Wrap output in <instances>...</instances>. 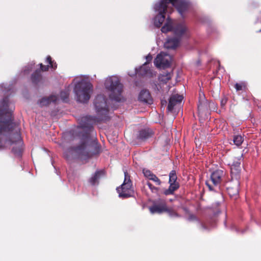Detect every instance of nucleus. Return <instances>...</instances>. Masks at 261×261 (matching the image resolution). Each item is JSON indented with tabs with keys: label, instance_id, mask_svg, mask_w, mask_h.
Instances as JSON below:
<instances>
[{
	"label": "nucleus",
	"instance_id": "20",
	"mask_svg": "<svg viewBox=\"0 0 261 261\" xmlns=\"http://www.w3.org/2000/svg\"><path fill=\"white\" fill-rule=\"evenodd\" d=\"M181 37H177L169 39L165 43V47L168 49H175L179 45Z\"/></svg>",
	"mask_w": 261,
	"mask_h": 261
},
{
	"label": "nucleus",
	"instance_id": "9",
	"mask_svg": "<svg viewBox=\"0 0 261 261\" xmlns=\"http://www.w3.org/2000/svg\"><path fill=\"white\" fill-rule=\"evenodd\" d=\"M216 108V106L215 102L206 99L204 95L199 94L198 111L200 117H201L203 114L206 115L209 113L210 111L215 110Z\"/></svg>",
	"mask_w": 261,
	"mask_h": 261
},
{
	"label": "nucleus",
	"instance_id": "32",
	"mask_svg": "<svg viewBox=\"0 0 261 261\" xmlns=\"http://www.w3.org/2000/svg\"><path fill=\"white\" fill-rule=\"evenodd\" d=\"M46 62L49 64V67L56 69L57 68V65L56 62L54 63L53 61H52V58L50 56H48L46 59Z\"/></svg>",
	"mask_w": 261,
	"mask_h": 261
},
{
	"label": "nucleus",
	"instance_id": "23",
	"mask_svg": "<svg viewBox=\"0 0 261 261\" xmlns=\"http://www.w3.org/2000/svg\"><path fill=\"white\" fill-rule=\"evenodd\" d=\"M153 132L151 129H143L139 132L138 138L142 140H145L153 136Z\"/></svg>",
	"mask_w": 261,
	"mask_h": 261
},
{
	"label": "nucleus",
	"instance_id": "3",
	"mask_svg": "<svg viewBox=\"0 0 261 261\" xmlns=\"http://www.w3.org/2000/svg\"><path fill=\"white\" fill-rule=\"evenodd\" d=\"M92 142L90 141V137L89 133H86L84 136V141L80 145L76 147H71L68 148L64 153V156L67 160H70L69 155H77L84 159H88L92 156L94 153L90 150L89 148L91 147Z\"/></svg>",
	"mask_w": 261,
	"mask_h": 261
},
{
	"label": "nucleus",
	"instance_id": "30",
	"mask_svg": "<svg viewBox=\"0 0 261 261\" xmlns=\"http://www.w3.org/2000/svg\"><path fill=\"white\" fill-rule=\"evenodd\" d=\"M243 141V138L241 135H236L233 137V143L237 146H240L242 144Z\"/></svg>",
	"mask_w": 261,
	"mask_h": 261
},
{
	"label": "nucleus",
	"instance_id": "18",
	"mask_svg": "<svg viewBox=\"0 0 261 261\" xmlns=\"http://www.w3.org/2000/svg\"><path fill=\"white\" fill-rule=\"evenodd\" d=\"M173 6L175 7L181 16L187 11L190 7V3L187 0H178L177 3Z\"/></svg>",
	"mask_w": 261,
	"mask_h": 261
},
{
	"label": "nucleus",
	"instance_id": "22",
	"mask_svg": "<svg viewBox=\"0 0 261 261\" xmlns=\"http://www.w3.org/2000/svg\"><path fill=\"white\" fill-rule=\"evenodd\" d=\"M58 99L57 96L54 95H50L48 97H44L41 98L38 102L41 107L47 106L51 102H56Z\"/></svg>",
	"mask_w": 261,
	"mask_h": 261
},
{
	"label": "nucleus",
	"instance_id": "16",
	"mask_svg": "<svg viewBox=\"0 0 261 261\" xmlns=\"http://www.w3.org/2000/svg\"><path fill=\"white\" fill-rule=\"evenodd\" d=\"M241 162L239 160L237 161H234L230 165V173L231 175L232 179L235 178L236 180H238L240 177L241 168H240Z\"/></svg>",
	"mask_w": 261,
	"mask_h": 261
},
{
	"label": "nucleus",
	"instance_id": "39",
	"mask_svg": "<svg viewBox=\"0 0 261 261\" xmlns=\"http://www.w3.org/2000/svg\"><path fill=\"white\" fill-rule=\"evenodd\" d=\"M226 102H227V100H226V99H222V100H221V105H222V106H223V105H225V103H226Z\"/></svg>",
	"mask_w": 261,
	"mask_h": 261
},
{
	"label": "nucleus",
	"instance_id": "24",
	"mask_svg": "<svg viewBox=\"0 0 261 261\" xmlns=\"http://www.w3.org/2000/svg\"><path fill=\"white\" fill-rule=\"evenodd\" d=\"M136 73L139 75L145 76L150 75L151 74V71L149 67L147 65V63L145 62L139 69H136Z\"/></svg>",
	"mask_w": 261,
	"mask_h": 261
},
{
	"label": "nucleus",
	"instance_id": "5",
	"mask_svg": "<svg viewBox=\"0 0 261 261\" xmlns=\"http://www.w3.org/2000/svg\"><path fill=\"white\" fill-rule=\"evenodd\" d=\"M93 86L90 83L84 80L78 82L74 88L76 100L81 102H87L90 98Z\"/></svg>",
	"mask_w": 261,
	"mask_h": 261
},
{
	"label": "nucleus",
	"instance_id": "33",
	"mask_svg": "<svg viewBox=\"0 0 261 261\" xmlns=\"http://www.w3.org/2000/svg\"><path fill=\"white\" fill-rule=\"evenodd\" d=\"M143 173L144 176L149 180H150V179L154 176V175H155L150 170L146 169H143Z\"/></svg>",
	"mask_w": 261,
	"mask_h": 261
},
{
	"label": "nucleus",
	"instance_id": "11",
	"mask_svg": "<svg viewBox=\"0 0 261 261\" xmlns=\"http://www.w3.org/2000/svg\"><path fill=\"white\" fill-rule=\"evenodd\" d=\"M40 69L36 70L31 75V80L32 83L34 85H37L39 84H42L43 82V76L41 71H47L49 69L48 66H45L42 63L39 64Z\"/></svg>",
	"mask_w": 261,
	"mask_h": 261
},
{
	"label": "nucleus",
	"instance_id": "28",
	"mask_svg": "<svg viewBox=\"0 0 261 261\" xmlns=\"http://www.w3.org/2000/svg\"><path fill=\"white\" fill-rule=\"evenodd\" d=\"M234 88L237 91H246L247 89L246 84L244 82L236 83L234 85Z\"/></svg>",
	"mask_w": 261,
	"mask_h": 261
},
{
	"label": "nucleus",
	"instance_id": "34",
	"mask_svg": "<svg viewBox=\"0 0 261 261\" xmlns=\"http://www.w3.org/2000/svg\"><path fill=\"white\" fill-rule=\"evenodd\" d=\"M146 184L152 193H157L159 192L160 188L154 186L149 181H147Z\"/></svg>",
	"mask_w": 261,
	"mask_h": 261
},
{
	"label": "nucleus",
	"instance_id": "7",
	"mask_svg": "<svg viewBox=\"0 0 261 261\" xmlns=\"http://www.w3.org/2000/svg\"><path fill=\"white\" fill-rule=\"evenodd\" d=\"M187 28L184 22H177L172 25L171 22L167 19V22L162 28L161 31L166 33L170 31H173L174 35L177 37H181L186 32Z\"/></svg>",
	"mask_w": 261,
	"mask_h": 261
},
{
	"label": "nucleus",
	"instance_id": "1",
	"mask_svg": "<svg viewBox=\"0 0 261 261\" xmlns=\"http://www.w3.org/2000/svg\"><path fill=\"white\" fill-rule=\"evenodd\" d=\"M94 105L98 116H86L82 118L81 127L89 132L93 130V125L97 122L106 121L109 119L107 99L103 95H98L94 99Z\"/></svg>",
	"mask_w": 261,
	"mask_h": 261
},
{
	"label": "nucleus",
	"instance_id": "13",
	"mask_svg": "<svg viewBox=\"0 0 261 261\" xmlns=\"http://www.w3.org/2000/svg\"><path fill=\"white\" fill-rule=\"evenodd\" d=\"M155 9L159 11V14L154 17V23L155 27L160 28L165 20L167 9L163 7H160L158 4L155 5Z\"/></svg>",
	"mask_w": 261,
	"mask_h": 261
},
{
	"label": "nucleus",
	"instance_id": "35",
	"mask_svg": "<svg viewBox=\"0 0 261 261\" xmlns=\"http://www.w3.org/2000/svg\"><path fill=\"white\" fill-rule=\"evenodd\" d=\"M150 180L154 182L156 185L160 186L161 185L162 181L156 175H154Z\"/></svg>",
	"mask_w": 261,
	"mask_h": 261
},
{
	"label": "nucleus",
	"instance_id": "12",
	"mask_svg": "<svg viewBox=\"0 0 261 261\" xmlns=\"http://www.w3.org/2000/svg\"><path fill=\"white\" fill-rule=\"evenodd\" d=\"M170 57L167 54L161 53L154 60V64L158 68H167L170 65Z\"/></svg>",
	"mask_w": 261,
	"mask_h": 261
},
{
	"label": "nucleus",
	"instance_id": "8",
	"mask_svg": "<svg viewBox=\"0 0 261 261\" xmlns=\"http://www.w3.org/2000/svg\"><path fill=\"white\" fill-rule=\"evenodd\" d=\"M223 175V171L220 169L216 170L211 173L210 178L205 182V184L210 191L216 190V188L221 184Z\"/></svg>",
	"mask_w": 261,
	"mask_h": 261
},
{
	"label": "nucleus",
	"instance_id": "38",
	"mask_svg": "<svg viewBox=\"0 0 261 261\" xmlns=\"http://www.w3.org/2000/svg\"><path fill=\"white\" fill-rule=\"evenodd\" d=\"M189 219L191 220H194L196 219V217L194 215H190L189 216Z\"/></svg>",
	"mask_w": 261,
	"mask_h": 261
},
{
	"label": "nucleus",
	"instance_id": "19",
	"mask_svg": "<svg viewBox=\"0 0 261 261\" xmlns=\"http://www.w3.org/2000/svg\"><path fill=\"white\" fill-rule=\"evenodd\" d=\"M139 100L144 103L151 104L152 99L149 91L146 90H142L139 95Z\"/></svg>",
	"mask_w": 261,
	"mask_h": 261
},
{
	"label": "nucleus",
	"instance_id": "31",
	"mask_svg": "<svg viewBox=\"0 0 261 261\" xmlns=\"http://www.w3.org/2000/svg\"><path fill=\"white\" fill-rule=\"evenodd\" d=\"M169 183L170 182H177L176 181L177 177L176 174V171L175 170H172L169 173Z\"/></svg>",
	"mask_w": 261,
	"mask_h": 261
},
{
	"label": "nucleus",
	"instance_id": "17",
	"mask_svg": "<svg viewBox=\"0 0 261 261\" xmlns=\"http://www.w3.org/2000/svg\"><path fill=\"white\" fill-rule=\"evenodd\" d=\"M183 99V96L179 94H172L169 99V103L167 110L169 111H172L174 106L180 104Z\"/></svg>",
	"mask_w": 261,
	"mask_h": 261
},
{
	"label": "nucleus",
	"instance_id": "29",
	"mask_svg": "<svg viewBox=\"0 0 261 261\" xmlns=\"http://www.w3.org/2000/svg\"><path fill=\"white\" fill-rule=\"evenodd\" d=\"M60 97L64 102H67L69 100V90L63 91L60 92Z\"/></svg>",
	"mask_w": 261,
	"mask_h": 261
},
{
	"label": "nucleus",
	"instance_id": "36",
	"mask_svg": "<svg viewBox=\"0 0 261 261\" xmlns=\"http://www.w3.org/2000/svg\"><path fill=\"white\" fill-rule=\"evenodd\" d=\"M168 211H167V212L169 214L170 216H174V217H179V215H178V214L177 213H176L175 212H174L173 210L168 208Z\"/></svg>",
	"mask_w": 261,
	"mask_h": 261
},
{
	"label": "nucleus",
	"instance_id": "25",
	"mask_svg": "<svg viewBox=\"0 0 261 261\" xmlns=\"http://www.w3.org/2000/svg\"><path fill=\"white\" fill-rule=\"evenodd\" d=\"M170 186L168 189L165 190L164 192V194L165 195H172L174 192L176 191L179 188V184L178 182H170L169 183Z\"/></svg>",
	"mask_w": 261,
	"mask_h": 261
},
{
	"label": "nucleus",
	"instance_id": "27",
	"mask_svg": "<svg viewBox=\"0 0 261 261\" xmlns=\"http://www.w3.org/2000/svg\"><path fill=\"white\" fill-rule=\"evenodd\" d=\"M177 1L178 0H162L158 5L160 7H163L167 9L168 4L170 3L173 6L177 3Z\"/></svg>",
	"mask_w": 261,
	"mask_h": 261
},
{
	"label": "nucleus",
	"instance_id": "14",
	"mask_svg": "<svg viewBox=\"0 0 261 261\" xmlns=\"http://www.w3.org/2000/svg\"><path fill=\"white\" fill-rule=\"evenodd\" d=\"M149 211L152 214H161L169 211L166 202L164 200H160L159 203L153 204L149 207Z\"/></svg>",
	"mask_w": 261,
	"mask_h": 261
},
{
	"label": "nucleus",
	"instance_id": "21",
	"mask_svg": "<svg viewBox=\"0 0 261 261\" xmlns=\"http://www.w3.org/2000/svg\"><path fill=\"white\" fill-rule=\"evenodd\" d=\"M103 170L96 171L93 176L89 179V182L92 186H95L99 184V180L104 175Z\"/></svg>",
	"mask_w": 261,
	"mask_h": 261
},
{
	"label": "nucleus",
	"instance_id": "2",
	"mask_svg": "<svg viewBox=\"0 0 261 261\" xmlns=\"http://www.w3.org/2000/svg\"><path fill=\"white\" fill-rule=\"evenodd\" d=\"M8 107L9 98L5 97L0 101V135L3 132H12L17 126V124L13 122L12 113ZM5 147V145L0 140V149Z\"/></svg>",
	"mask_w": 261,
	"mask_h": 261
},
{
	"label": "nucleus",
	"instance_id": "4",
	"mask_svg": "<svg viewBox=\"0 0 261 261\" xmlns=\"http://www.w3.org/2000/svg\"><path fill=\"white\" fill-rule=\"evenodd\" d=\"M106 88L111 93L110 98L116 101H121L122 99L123 85L117 76L107 78L105 82Z\"/></svg>",
	"mask_w": 261,
	"mask_h": 261
},
{
	"label": "nucleus",
	"instance_id": "10",
	"mask_svg": "<svg viewBox=\"0 0 261 261\" xmlns=\"http://www.w3.org/2000/svg\"><path fill=\"white\" fill-rule=\"evenodd\" d=\"M9 141L11 145L15 144V146L12 149V152L16 155L20 156L22 151L23 142L19 132L16 130L14 137H11Z\"/></svg>",
	"mask_w": 261,
	"mask_h": 261
},
{
	"label": "nucleus",
	"instance_id": "26",
	"mask_svg": "<svg viewBox=\"0 0 261 261\" xmlns=\"http://www.w3.org/2000/svg\"><path fill=\"white\" fill-rule=\"evenodd\" d=\"M173 76V72H164L159 76V81L163 84H166Z\"/></svg>",
	"mask_w": 261,
	"mask_h": 261
},
{
	"label": "nucleus",
	"instance_id": "15",
	"mask_svg": "<svg viewBox=\"0 0 261 261\" xmlns=\"http://www.w3.org/2000/svg\"><path fill=\"white\" fill-rule=\"evenodd\" d=\"M240 182L238 180H232L228 184L226 188L227 192L229 195L232 197L238 196L239 192Z\"/></svg>",
	"mask_w": 261,
	"mask_h": 261
},
{
	"label": "nucleus",
	"instance_id": "6",
	"mask_svg": "<svg viewBox=\"0 0 261 261\" xmlns=\"http://www.w3.org/2000/svg\"><path fill=\"white\" fill-rule=\"evenodd\" d=\"M116 190L119 194V197L121 198L126 199L134 196V190L133 188L132 181L127 172H124V179L123 184Z\"/></svg>",
	"mask_w": 261,
	"mask_h": 261
},
{
	"label": "nucleus",
	"instance_id": "37",
	"mask_svg": "<svg viewBox=\"0 0 261 261\" xmlns=\"http://www.w3.org/2000/svg\"><path fill=\"white\" fill-rule=\"evenodd\" d=\"M152 59V56L150 54H149L147 56H146V59L147 60L146 62L147 63V65H148V63L151 61Z\"/></svg>",
	"mask_w": 261,
	"mask_h": 261
}]
</instances>
